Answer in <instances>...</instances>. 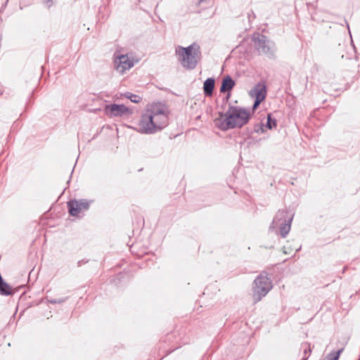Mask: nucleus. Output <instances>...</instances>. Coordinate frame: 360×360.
<instances>
[{"mask_svg":"<svg viewBox=\"0 0 360 360\" xmlns=\"http://www.w3.org/2000/svg\"><path fill=\"white\" fill-rule=\"evenodd\" d=\"M235 85L234 81L231 78V77L227 76L224 78L221 86V91L226 92L230 91Z\"/></svg>","mask_w":360,"mask_h":360,"instance_id":"f8f14e48","label":"nucleus"},{"mask_svg":"<svg viewBox=\"0 0 360 360\" xmlns=\"http://www.w3.org/2000/svg\"><path fill=\"white\" fill-rule=\"evenodd\" d=\"M176 53L181 64L187 69H193L200 59L199 46L195 44L187 48L178 46Z\"/></svg>","mask_w":360,"mask_h":360,"instance_id":"7ed1b4c3","label":"nucleus"},{"mask_svg":"<svg viewBox=\"0 0 360 360\" xmlns=\"http://www.w3.org/2000/svg\"><path fill=\"white\" fill-rule=\"evenodd\" d=\"M105 113L111 117H129L133 114V109L125 106L123 104H109L104 108Z\"/></svg>","mask_w":360,"mask_h":360,"instance_id":"423d86ee","label":"nucleus"},{"mask_svg":"<svg viewBox=\"0 0 360 360\" xmlns=\"http://www.w3.org/2000/svg\"><path fill=\"white\" fill-rule=\"evenodd\" d=\"M342 350H343V349H340L336 352H333V353L329 354L326 356L325 360H338L339 356H340V354L342 353Z\"/></svg>","mask_w":360,"mask_h":360,"instance_id":"ddd939ff","label":"nucleus"},{"mask_svg":"<svg viewBox=\"0 0 360 360\" xmlns=\"http://www.w3.org/2000/svg\"><path fill=\"white\" fill-rule=\"evenodd\" d=\"M70 214L72 216H77L83 211L88 210L89 204L85 200H72L68 204Z\"/></svg>","mask_w":360,"mask_h":360,"instance_id":"9d476101","label":"nucleus"},{"mask_svg":"<svg viewBox=\"0 0 360 360\" xmlns=\"http://www.w3.org/2000/svg\"><path fill=\"white\" fill-rule=\"evenodd\" d=\"M251 114L249 110L240 107H231L226 112L219 113V116L214 120L215 127L226 131L233 128H240L246 124Z\"/></svg>","mask_w":360,"mask_h":360,"instance_id":"f03ea898","label":"nucleus"},{"mask_svg":"<svg viewBox=\"0 0 360 360\" xmlns=\"http://www.w3.org/2000/svg\"><path fill=\"white\" fill-rule=\"evenodd\" d=\"M291 221L292 216H289L286 210H279L273 221L272 227L278 226L281 235L285 237L290 231Z\"/></svg>","mask_w":360,"mask_h":360,"instance_id":"39448f33","label":"nucleus"},{"mask_svg":"<svg viewBox=\"0 0 360 360\" xmlns=\"http://www.w3.org/2000/svg\"><path fill=\"white\" fill-rule=\"evenodd\" d=\"M214 87V79L212 78L207 79L203 84V91L206 96H211Z\"/></svg>","mask_w":360,"mask_h":360,"instance_id":"9b49d317","label":"nucleus"},{"mask_svg":"<svg viewBox=\"0 0 360 360\" xmlns=\"http://www.w3.org/2000/svg\"><path fill=\"white\" fill-rule=\"evenodd\" d=\"M267 127L269 129H272L274 127H276V120H273L271 117V115H268L267 116Z\"/></svg>","mask_w":360,"mask_h":360,"instance_id":"2eb2a0df","label":"nucleus"},{"mask_svg":"<svg viewBox=\"0 0 360 360\" xmlns=\"http://www.w3.org/2000/svg\"><path fill=\"white\" fill-rule=\"evenodd\" d=\"M252 39L254 46L259 53H267L274 48V44L263 35L254 34Z\"/></svg>","mask_w":360,"mask_h":360,"instance_id":"6e6552de","label":"nucleus"},{"mask_svg":"<svg viewBox=\"0 0 360 360\" xmlns=\"http://www.w3.org/2000/svg\"><path fill=\"white\" fill-rule=\"evenodd\" d=\"M169 122L167 107L160 103L148 105L137 125V131L145 134H153L166 127Z\"/></svg>","mask_w":360,"mask_h":360,"instance_id":"f257e3e1","label":"nucleus"},{"mask_svg":"<svg viewBox=\"0 0 360 360\" xmlns=\"http://www.w3.org/2000/svg\"><path fill=\"white\" fill-rule=\"evenodd\" d=\"M271 288L269 278L260 274L255 280L252 287V297L255 302L259 301Z\"/></svg>","mask_w":360,"mask_h":360,"instance_id":"20e7f679","label":"nucleus"},{"mask_svg":"<svg viewBox=\"0 0 360 360\" xmlns=\"http://www.w3.org/2000/svg\"><path fill=\"white\" fill-rule=\"evenodd\" d=\"M114 65L118 72L124 74L134 65V62L128 55H115Z\"/></svg>","mask_w":360,"mask_h":360,"instance_id":"0eeeda50","label":"nucleus"},{"mask_svg":"<svg viewBox=\"0 0 360 360\" xmlns=\"http://www.w3.org/2000/svg\"><path fill=\"white\" fill-rule=\"evenodd\" d=\"M250 95L255 99L253 105V109H255L266 97L265 86L262 84H258L250 91Z\"/></svg>","mask_w":360,"mask_h":360,"instance_id":"1a4fd4ad","label":"nucleus"},{"mask_svg":"<svg viewBox=\"0 0 360 360\" xmlns=\"http://www.w3.org/2000/svg\"><path fill=\"white\" fill-rule=\"evenodd\" d=\"M124 96L133 103H138L141 101V98L139 96L134 95L129 93L124 94Z\"/></svg>","mask_w":360,"mask_h":360,"instance_id":"4468645a","label":"nucleus"}]
</instances>
